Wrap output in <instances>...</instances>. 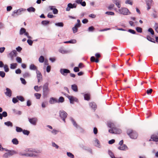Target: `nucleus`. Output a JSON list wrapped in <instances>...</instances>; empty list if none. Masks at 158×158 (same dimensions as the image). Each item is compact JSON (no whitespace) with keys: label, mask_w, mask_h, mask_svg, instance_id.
Wrapping results in <instances>:
<instances>
[{"label":"nucleus","mask_w":158,"mask_h":158,"mask_svg":"<svg viewBox=\"0 0 158 158\" xmlns=\"http://www.w3.org/2000/svg\"><path fill=\"white\" fill-rule=\"evenodd\" d=\"M152 91L153 90L152 89H149L147 90L146 93L148 94H150L152 93Z\"/></svg>","instance_id":"obj_51"},{"label":"nucleus","mask_w":158,"mask_h":158,"mask_svg":"<svg viewBox=\"0 0 158 158\" xmlns=\"http://www.w3.org/2000/svg\"><path fill=\"white\" fill-rule=\"evenodd\" d=\"M16 131L18 132H20L23 131V130L21 127H16Z\"/></svg>","instance_id":"obj_36"},{"label":"nucleus","mask_w":158,"mask_h":158,"mask_svg":"<svg viewBox=\"0 0 158 158\" xmlns=\"http://www.w3.org/2000/svg\"><path fill=\"white\" fill-rule=\"evenodd\" d=\"M53 13L54 14H56L58 13V10L56 8H55L53 10Z\"/></svg>","instance_id":"obj_61"},{"label":"nucleus","mask_w":158,"mask_h":158,"mask_svg":"<svg viewBox=\"0 0 158 158\" xmlns=\"http://www.w3.org/2000/svg\"><path fill=\"white\" fill-rule=\"evenodd\" d=\"M73 70L76 72H79V68L77 67H75L73 69Z\"/></svg>","instance_id":"obj_60"},{"label":"nucleus","mask_w":158,"mask_h":158,"mask_svg":"<svg viewBox=\"0 0 158 158\" xmlns=\"http://www.w3.org/2000/svg\"><path fill=\"white\" fill-rule=\"evenodd\" d=\"M71 88L75 92L78 91V88L77 85L75 84H74L71 85Z\"/></svg>","instance_id":"obj_21"},{"label":"nucleus","mask_w":158,"mask_h":158,"mask_svg":"<svg viewBox=\"0 0 158 158\" xmlns=\"http://www.w3.org/2000/svg\"><path fill=\"white\" fill-rule=\"evenodd\" d=\"M17 98L21 102H23L24 101V99L23 97L21 96H17Z\"/></svg>","instance_id":"obj_35"},{"label":"nucleus","mask_w":158,"mask_h":158,"mask_svg":"<svg viewBox=\"0 0 158 158\" xmlns=\"http://www.w3.org/2000/svg\"><path fill=\"white\" fill-rule=\"evenodd\" d=\"M58 132H59V131L58 130H56L55 129H54L52 131V133L54 135H56V134H57Z\"/></svg>","instance_id":"obj_55"},{"label":"nucleus","mask_w":158,"mask_h":158,"mask_svg":"<svg viewBox=\"0 0 158 158\" xmlns=\"http://www.w3.org/2000/svg\"><path fill=\"white\" fill-rule=\"evenodd\" d=\"M24 34V35H26L28 38L29 39L32 38L29 35V33L28 32L26 31Z\"/></svg>","instance_id":"obj_59"},{"label":"nucleus","mask_w":158,"mask_h":158,"mask_svg":"<svg viewBox=\"0 0 158 158\" xmlns=\"http://www.w3.org/2000/svg\"><path fill=\"white\" fill-rule=\"evenodd\" d=\"M146 38L148 40L152 42L155 43L154 39L152 38L150 36L148 35H147V36Z\"/></svg>","instance_id":"obj_24"},{"label":"nucleus","mask_w":158,"mask_h":158,"mask_svg":"<svg viewBox=\"0 0 158 158\" xmlns=\"http://www.w3.org/2000/svg\"><path fill=\"white\" fill-rule=\"evenodd\" d=\"M148 31L151 33L152 35H153L154 34V32L152 28H149Z\"/></svg>","instance_id":"obj_44"},{"label":"nucleus","mask_w":158,"mask_h":158,"mask_svg":"<svg viewBox=\"0 0 158 158\" xmlns=\"http://www.w3.org/2000/svg\"><path fill=\"white\" fill-rule=\"evenodd\" d=\"M37 77L38 79V83L42 80V75L39 71L37 72Z\"/></svg>","instance_id":"obj_14"},{"label":"nucleus","mask_w":158,"mask_h":158,"mask_svg":"<svg viewBox=\"0 0 158 158\" xmlns=\"http://www.w3.org/2000/svg\"><path fill=\"white\" fill-rule=\"evenodd\" d=\"M5 150L7 152L5 153L3 156V157L5 158H7L8 157L12 156L17 153L16 151L13 150H10L5 148H2V151Z\"/></svg>","instance_id":"obj_1"},{"label":"nucleus","mask_w":158,"mask_h":158,"mask_svg":"<svg viewBox=\"0 0 158 158\" xmlns=\"http://www.w3.org/2000/svg\"><path fill=\"white\" fill-rule=\"evenodd\" d=\"M9 55L10 56L11 60H14V57L17 56V53L16 50H13L10 53Z\"/></svg>","instance_id":"obj_11"},{"label":"nucleus","mask_w":158,"mask_h":158,"mask_svg":"<svg viewBox=\"0 0 158 158\" xmlns=\"http://www.w3.org/2000/svg\"><path fill=\"white\" fill-rule=\"evenodd\" d=\"M49 103L51 104H54L56 103H58L57 99L54 98H51L50 99Z\"/></svg>","instance_id":"obj_16"},{"label":"nucleus","mask_w":158,"mask_h":158,"mask_svg":"<svg viewBox=\"0 0 158 158\" xmlns=\"http://www.w3.org/2000/svg\"><path fill=\"white\" fill-rule=\"evenodd\" d=\"M114 5L113 4H110L107 7L108 9L109 10H111L114 7Z\"/></svg>","instance_id":"obj_37"},{"label":"nucleus","mask_w":158,"mask_h":158,"mask_svg":"<svg viewBox=\"0 0 158 158\" xmlns=\"http://www.w3.org/2000/svg\"><path fill=\"white\" fill-rule=\"evenodd\" d=\"M94 28L93 26H91L89 27L88 31H92L94 30Z\"/></svg>","instance_id":"obj_57"},{"label":"nucleus","mask_w":158,"mask_h":158,"mask_svg":"<svg viewBox=\"0 0 158 158\" xmlns=\"http://www.w3.org/2000/svg\"><path fill=\"white\" fill-rule=\"evenodd\" d=\"M60 72L61 74L65 76H66L68 73H70V71L69 70L64 69H60Z\"/></svg>","instance_id":"obj_10"},{"label":"nucleus","mask_w":158,"mask_h":158,"mask_svg":"<svg viewBox=\"0 0 158 158\" xmlns=\"http://www.w3.org/2000/svg\"><path fill=\"white\" fill-rule=\"evenodd\" d=\"M128 11V10L126 8H122L119 10V13L124 15H127Z\"/></svg>","instance_id":"obj_9"},{"label":"nucleus","mask_w":158,"mask_h":158,"mask_svg":"<svg viewBox=\"0 0 158 158\" xmlns=\"http://www.w3.org/2000/svg\"><path fill=\"white\" fill-rule=\"evenodd\" d=\"M77 41L75 39H72L69 41H64V43L65 44H75L76 43Z\"/></svg>","instance_id":"obj_20"},{"label":"nucleus","mask_w":158,"mask_h":158,"mask_svg":"<svg viewBox=\"0 0 158 158\" xmlns=\"http://www.w3.org/2000/svg\"><path fill=\"white\" fill-rule=\"evenodd\" d=\"M2 114L3 117H5L7 116V114L6 111H4L2 112Z\"/></svg>","instance_id":"obj_63"},{"label":"nucleus","mask_w":158,"mask_h":158,"mask_svg":"<svg viewBox=\"0 0 158 158\" xmlns=\"http://www.w3.org/2000/svg\"><path fill=\"white\" fill-rule=\"evenodd\" d=\"M17 65V64L16 63H12L10 65V68L12 69H15Z\"/></svg>","instance_id":"obj_25"},{"label":"nucleus","mask_w":158,"mask_h":158,"mask_svg":"<svg viewBox=\"0 0 158 158\" xmlns=\"http://www.w3.org/2000/svg\"><path fill=\"white\" fill-rule=\"evenodd\" d=\"M12 142L13 144L17 145L19 143V141L16 138H14L12 140Z\"/></svg>","instance_id":"obj_28"},{"label":"nucleus","mask_w":158,"mask_h":158,"mask_svg":"<svg viewBox=\"0 0 158 158\" xmlns=\"http://www.w3.org/2000/svg\"><path fill=\"white\" fill-rule=\"evenodd\" d=\"M20 80L21 81L22 83L23 84L25 85L26 83V82L25 81V80L23 78H20Z\"/></svg>","instance_id":"obj_54"},{"label":"nucleus","mask_w":158,"mask_h":158,"mask_svg":"<svg viewBox=\"0 0 158 158\" xmlns=\"http://www.w3.org/2000/svg\"><path fill=\"white\" fill-rule=\"evenodd\" d=\"M49 84L48 82L45 83L43 87V95H48L50 89L48 88Z\"/></svg>","instance_id":"obj_4"},{"label":"nucleus","mask_w":158,"mask_h":158,"mask_svg":"<svg viewBox=\"0 0 158 158\" xmlns=\"http://www.w3.org/2000/svg\"><path fill=\"white\" fill-rule=\"evenodd\" d=\"M4 124L8 126L12 127L13 126V124L10 121H7V122H5Z\"/></svg>","instance_id":"obj_32"},{"label":"nucleus","mask_w":158,"mask_h":158,"mask_svg":"<svg viewBox=\"0 0 158 158\" xmlns=\"http://www.w3.org/2000/svg\"><path fill=\"white\" fill-rule=\"evenodd\" d=\"M5 73L3 71H0V76L3 78L5 77Z\"/></svg>","instance_id":"obj_49"},{"label":"nucleus","mask_w":158,"mask_h":158,"mask_svg":"<svg viewBox=\"0 0 158 158\" xmlns=\"http://www.w3.org/2000/svg\"><path fill=\"white\" fill-rule=\"evenodd\" d=\"M90 61L92 62H95L96 63H98L99 62V60L98 58H97L96 59H95V58L94 56H91L90 58Z\"/></svg>","instance_id":"obj_22"},{"label":"nucleus","mask_w":158,"mask_h":158,"mask_svg":"<svg viewBox=\"0 0 158 158\" xmlns=\"http://www.w3.org/2000/svg\"><path fill=\"white\" fill-rule=\"evenodd\" d=\"M109 132L111 134H119L121 132V131L114 127L110 129Z\"/></svg>","instance_id":"obj_5"},{"label":"nucleus","mask_w":158,"mask_h":158,"mask_svg":"<svg viewBox=\"0 0 158 158\" xmlns=\"http://www.w3.org/2000/svg\"><path fill=\"white\" fill-rule=\"evenodd\" d=\"M5 71L6 72H8L9 71V69L8 68V66L6 64L4 66V67Z\"/></svg>","instance_id":"obj_45"},{"label":"nucleus","mask_w":158,"mask_h":158,"mask_svg":"<svg viewBox=\"0 0 158 158\" xmlns=\"http://www.w3.org/2000/svg\"><path fill=\"white\" fill-rule=\"evenodd\" d=\"M34 95L37 99H40L41 96L40 94L36 93L34 94Z\"/></svg>","instance_id":"obj_34"},{"label":"nucleus","mask_w":158,"mask_h":158,"mask_svg":"<svg viewBox=\"0 0 158 158\" xmlns=\"http://www.w3.org/2000/svg\"><path fill=\"white\" fill-rule=\"evenodd\" d=\"M34 89L37 92L39 91L40 90L39 88V86L38 85L35 86L34 87Z\"/></svg>","instance_id":"obj_64"},{"label":"nucleus","mask_w":158,"mask_h":158,"mask_svg":"<svg viewBox=\"0 0 158 158\" xmlns=\"http://www.w3.org/2000/svg\"><path fill=\"white\" fill-rule=\"evenodd\" d=\"M24 135H28L30 133V131H28L25 130H23L22 131Z\"/></svg>","instance_id":"obj_40"},{"label":"nucleus","mask_w":158,"mask_h":158,"mask_svg":"<svg viewBox=\"0 0 158 158\" xmlns=\"http://www.w3.org/2000/svg\"><path fill=\"white\" fill-rule=\"evenodd\" d=\"M77 6V4H72L71 3H69L68 5V6L66 8V10L69 11L71 8H75Z\"/></svg>","instance_id":"obj_12"},{"label":"nucleus","mask_w":158,"mask_h":158,"mask_svg":"<svg viewBox=\"0 0 158 158\" xmlns=\"http://www.w3.org/2000/svg\"><path fill=\"white\" fill-rule=\"evenodd\" d=\"M27 10L29 12H35V9L33 7H31L28 8Z\"/></svg>","instance_id":"obj_26"},{"label":"nucleus","mask_w":158,"mask_h":158,"mask_svg":"<svg viewBox=\"0 0 158 158\" xmlns=\"http://www.w3.org/2000/svg\"><path fill=\"white\" fill-rule=\"evenodd\" d=\"M60 116L64 122H65V118L67 117V114L64 110H60L59 111Z\"/></svg>","instance_id":"obj_6"},{"label":"nucleus","mask_w":158,"mask_h":158,"mask_svg":"<svg viewBox=\"0 0 158 158\" xmlns=\"http://www.w3.org/2000/svg\"><path fill=\"white\" fill-rule=\"evenodd\" d=\"M136 29L138 32L141 33L142 32V28L140 27H137L136 28Z\"/></svg>","instance_id":"obj_46"},{"label":"nucleus","mask_w":158,"mask_h":158,"mask_svg":"<svg viewBox=\"0 0 158 158\" xmlns=\"http://www.w3.org/2000/svg\"><path fill=\"white\" fill-rule=\"evenodd\" d=\"M89 106L93 109L94 110L97 107V106L96 104L94 102H90L89 104Z\"/></svg>","instance_id":"obj_23"},{"label":"nucleus","mask_w":158,"mask_h":158,"mask_svg":"<svg viewBox=\"0 0 158 158\" xmlns=\"http://www.w3.org/2000/svg\"><path fill=\"white\" fill-rule=\"evenodd\" d=\"M127 133L130 137L133 139H136L138 136L136 132L131 129H128L127 131Z\"/></svg>","instance_id":"obj_3"},{"label":"nucleus","mask_w":158,"mask_h":158,"mask_svg":"<svg viewBox=\"0 0 158 158\" xmlns=\"http://www.w3.org/2000/svg\"><path fill=\"white\" fill-rule=\"evenodd\" d=\"M77 23L75 24L74 27L78 28L81 27V24L80 23V21L79 19H77Z\"/></svg>","instance_id":"obj_27"},{"label":"nucleus","mask_w":158,"mask_h":158,"mask_svg":"<svg viewBox=\"0 0 158 158\" xmlns=\"http://www.w3.org/2000/svg\"><path fill=\"white\" fill-rule=\"evenodd\" d=\"M30 69L31 70H37V67L34 64H31L30 66Z\"/></svg>","instance_id":"obj_29"},{"label":"nucleus","mask_w":158,"mask_h":158,"mask_svg":"<svg viewBox=\"0 0 158 158\" xmlns=\"http://www.w3.org/2000/svg\"><path fill=\"white\" fill-rule=\"evenodd\" d=\"M127 147L125 144H123L120 146L118 148V149L121 150H124L127 149Z\"/></svg>","instance_id":"obj_18"},{"label":"nucleus","mask_w":158,"mask_h":158,"mask_svg":"<svg viewBox=\"0 0 158 158\" xmlns=\"http://www.w3.org/2000/svg\"><path fill=\"white\" fill-rule=\"evenodd\" d=\"M18 99L17 98H14L12 99V102L14 103H15L18 102Z\"/></svg>","instance_id":"obj_52"},{"label":"nucleus","mask_w":158,"mask_h":158,"mask_svg":"<svg viewBox=\"0 0 158 158\" xmlns=\"http://www.w3.org/2000/svg\"><path fill=\"white\" fill-rule=\"evenodd\" d=\"M30 76V74L28 72H26L23 74V76L25 78L29 77Z\"/></svg>","instance_id":"obj_38"},{"label":"nucleus","mask_w":158,"mask_h":158,"mask_svg":"<svg viewBox=\"0 0 158 158\" xmlns=\"http://www.w3.org/2000/svg\"><path fill=\"white\" fill-rule=\"evenodd\" d=\"M16 60L17 62L19 63H21L22 61V59L19 57H17L16 58Z\"/></svg>","instance_id":"obj_47"},{"label":"nucleus","mask_w":158,"mask_h":158,"mask_svg":"<svg viewBox=\"0 0 158 158\" xmlns=\"http://www.w3.org/2000/svg\"><path fill=\"white\" fill-rule=\"evenodd\" d=\"M105 14L109 15H114V13L111 11H107L106 12Z\"/></svg>","instance_id":"obj_41"},{"label":"nucleus","mask_w":158,"mask_h":158,"mask_svg":"<svg viewBox=\"0 0 158 158\" xmlns=\"http://www.w3.org/2000/svg\"><path fill=\"white\" fill-rule=\"evenodd\" d=\"M39 61L40 63H43L44 61V58L42 56H41L39 59Z\"/></svg>","instance_id":"obj_39"},{"label":"nucleus","mask_w":158,"mask_h":158,"mask_svg":"<svg viewBox=\"0 0 158 158\" xmlns=\"http://www.w3.org/2000/svg\"><path fill=\"white\" fill-rule=\"evenodd\" d=\"M30 123L33 125H35L37 122V119L36 118H28Z\"/></svg>","instance_id":"obj_13"},{"label":"nucleus","mask_w":158,"mask_h":158,"mask_svg":"<svg viewBox=\"0 0 158 158\" xmlns=\"http://www.w3.org/2000/svg\"><path fill=\"white\" fill-rule=\"evenodd\" d=\"M126 3L129 4L131 5H132V2L130 0H127Z\"/></svg>","instance_id":"obj_62"},{"label":"nucleus","mask_w":158,"mask_h":158,"mask_svg":"<svg viewBox=\"0 0 158 158\" xmlns=\"http://www.w3.org/2000/svg\"><path fill=\"white\" fill-rule=\"evenodd\" d=\"M56 25L60 27H62L64 26V24L62 23H56Z\"/></svg>","instance_id":"obj_50"},{"label":"nucleus","mask_w":158,"mask_h":158,"mask_svg":"<svg viewBox=\"0 0 158 158\" xmlns=\"http://www.w3.org/2000/svg\"><path fill=\"white\" fill-rule=\"evenodd\" d=\"M153 2L152 0H148L147 3V9L149 10L151 8V6Z\"/></svg>","instance_id":"obj_19"},{"label":"nucleus","mask_w":158,"mask_h":158,"mask_svg":"<svg viewBox=\"0 0 158 158\" xmlns=\"http://www.w3.org/2000/svg\"><path fill=\"white\" fill-rule=\"evenodd\" d=\"M39 151L36 152L35 151H28V152L26 153H21L19 154L20 155L22 156H36L39 155Z\"/></svg>","instance_id":"obj_2"},{"label":"nucleus","mask_w":158,"mask_h":158,"mask_svg":"<svg viewBox=\"0 0 158 158\" xmlns=\"http://www.w3.org/2000/svg\"><path fill=\"white\" fill-rule=\"evenodd\" d=\"M72 122L73 124V125L76 127H77L78 126L77 125V123H76V122L73 119H72Z\"/></svg>","instance_id":"obj_58"},{"label":"nucleus","mask_w":158,"mask_h":158,"mask_svg":"<svg viewBox=\"0 0 158 158\" xmlns=\"http://www.w3.org/2000/svg\"><path fill=\"white\" fill-rule=\"evenodd\" d=\"M25 9L21 8L17 10H15L12 14V16L14 17L16 16V14L17 15H19L21 14V12L25 11Z\"/></svg>","instance_id":"obj_7"},{"label":"nucleus","mask_w":158,"mask_h":158,"mask_svg":"<svg viewBox=\"0 0 158 158\" xmlns=\"http://www.w3.org/2000/svg\"><path fill=\"white\" fill-rule=\"evenodd\" d=\"M6 91L5 93L6 96L10 97L11 96L12 91L9 88H6Z\"/></svg>","instance_id":"obj_15"},{"label":"nucleus","mask_w":158,"mask_h":158,"mask_svg":"<svg viewBox=\"0 0 158 158\" xmlns=\"http://www.w3.org/2000/svg\"><path fill=\"white\" fill-rule=\"evenodd\" d=\"M27 43L30 46H31L33 42L32 40H27Z\"/></svg>","instance_id":"obj_56"},{"label":"nucleus","mask_w":158,"mask_h":158,"mask_svg":"<svg viewBox=\"0 0 158 158\" xmlns=\"http://www.w3.org/2000/svg\"><path fill=\"white\" fill-rule=\"evenodd\" d=\"M67 155L71 158H74V155L70 152H67Z\"/></svg>","instance_id":"obj_42"},{"label":"nucleus","mask_w":158,"mask_h":158,"mask_svg":"<svg viewBox=\"0 0 158 158\" xmlns=\"http://www.w3.org/2000/svg\"><path fill=\"white\" fill-rule=\"evenodd\" d=\"M64 95L68 98L71 103L73 104L74 101L77 102L78 101V100L76 98L73 96H69L66 94H64Z\"/></svg>","instance_id":"obj_8"},{"label":"nucleus","mask_w":158,"mask_h":158,"mask_svg":"<svg viewBox=\"0 0 158 158\" xmlns=\"http://www.w3.org/2000/svg\"><path fill=\"white\" fill-rule=\"evenodd\" d=\"M151 139H152V140L155 141H158V136H156L155 135H152L151 136V139H150L149 141H151L152 140Z\"/></svg>","instance_id":"obj_17"},{"label":"nucleus","mask_w":158,"mask_h":158,"mask_svg":"<svg viewBox=\"0 0 158 158\" xmlns=\"http://www.w3.org/2000/svg\"><path fill=\"white\" fill-rule=\"evenodd\" d=\"M49 21L47 20H44L43 21L41 22V23L42 24L44 25H47L49 24Z\"/></svg>","instance_id":"obj_43"},{"label":"nucleus","mask_w":158,"mask_h":158,"mask_svg":"<svg viewBox=\"0 0 158 158\" xmlns=\"http://www.w3.org/2000/svg\"><path fill=\"white\" fill-rule=\"evenodd\" d=\"M64 101V98L62 97H60L59 98V99L57 100L58 103H62Z\"/></svg>","instance_id":"obj_33"},{"label":"nucleus","mask_w":158,"mask_h":158,"mask_svg":"<svg viewBox=\"0 0 158 158\" xmlns=\"http://www.w3.org/2000/svg\"><path fill=\"white\" fill-rule=\"evenodd\" d=\"M85 100L88 101L90 99V95L88 94H86L84 96Z\"/></svg>","instance_id":"obj_30"},{"label":"nucleus","mask_w":158,"mask_h":158,"mask_svg":"<svg viewBox=\"0 0 158 158\" xmlns=\"http://www.w3.org/2000/svg\"><path fill=\"white\" fill-rule=\"evenodd\" d=\"M26 29L24 28H21L20 30L19 34L22 35L25 32Z\"/></svg>","instance_id":"obj_31"},{"label":"nucleus","mask_w":158,"mask_h":158,"mask_svg":"<svg viewBox=\"0 0 158 158\" xmlns=\"http://www.w3.org/2000/svg\"><path fill=\"white\" fill-rule=\"evenodd\" d=\"M107 125L109 127L111 128H112L113 127H114V124L111 123H108Z\"/></svg>","instance_id":"obj_48"},{"label":"nucleus","mask_w":158,"mask_h":158,"mask_svg":"<svg viewBox=\"0 0 158 158\" xmlns=\"http://www.w3.org/2000/svg\"><path fill=\"white\" fill-rule=\"evenodd\" d=\"M72 30H73V33H75L77 31L78 28L74 27L73 28Z\"/></svg>","instance_id":"obj_53"}]
</instances>
